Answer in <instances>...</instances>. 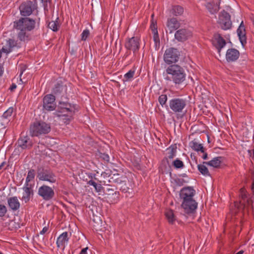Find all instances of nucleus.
<instances>
[{"label":"nucleus","instance_id":"obj_37","mask_svg":"<svg viewBox=\"0 0 254 254\" xmlns=\"http://www.w3.org/2000/svg\"><path fill=\"white\" fill-rule=\"evenodd\" d=\"M135 74V69H130L124 76V78L122 79L124 82H128L131 81L134 77Z\"/></svg>","mask_w":254,"mask_h":254},{"label":"nucleus","instance_id":"obj_6","mask_svg":"<svg viewBox=\"0 0 254 254\" xmlns=\"http://www.w3.org/2000/svg\"><path fill=\"white\" fill-rule=\"evenodd\" d=\"M180 53L177 48H169L166 50L163 56L165 63L169 65L176 64L178 62Z\"/></svg>","mask_w":254,"mask_h":254},{"label":"nucleus","instance_id":"obj_59","mask_svg":"<svg viewBox=\"0 0 254 254\" xmlns=\"http://www.w3.org/2000/svg\"><path fill=\"white\" fill-rule=\"evenodd\" d=\"M49 0H41L42 2H47Z\"/></svg>","mask_w":254,"mask_h":254},{"label":"nucleus","instance_id":"obj_62","mask_svg":"<svg viewBox=\"0 0 254 254\" xmlns=\"http://www.w3.org/2000/svg\"><path fill=\"white\" fill-rule=\"evenodd\" d=\"M65 98L66 99H68V98L67 97V96H66Z\"/></svg>","mask_w":254,"mask_h":254},{"label":"nucleus","instance_id":"obj_46","mask_svg":"<svg viewBox=\"0 0 254 254\" xmlns=\"http://www.w3.org/2000/svg\"><path fill=\"white\" fill-rule=\"evenodd\" d=\"M153 34V39L155 43L156 44L159 43L160 39L158 34L157 29H155L154 32H152Z\"/></svg>","mask_w":254,"mask_h":254},{"label":"nucleus","instance_id":"obj_58","mask_svg":"<svg viewBox=\"0 0 254 254\" xmlns=\"http://www.w3.org/2000/svg\"><path fill=\"white\" fill-rule=\"evenodd\" d=\"M248 152H249V154L250 156H251V155H252V150H248Z\"/></svg>","mask_w":254,"mask_h":254},{"label":"nucleus","instance_id":"obj_4","mask_svg":"<svg viewBox=\"0 0 254 254\" xmlns=\"http://www.w3.org/2000/svg\"><path fill=\"white\" fill-rule=\"evenodd\" d=\"M37 177L40 181H47L51 183H55L57 181V177L53 172L42 166L37 167Z\"/></svg>","mask_w":254,"mask_h":254},{"label":"nucleus","instance_id":"obj_33","mask_svg":"<svg viewBox=\"0 0 254 254\" xmlns=\"http://www.w3.org/2000/svg\"><path fill=\"white\" fill-rule=\"evenodd\" d=\"M170 13L174 16H180L184 13V8L180 5H173L170 10Z\"/></svg>","mask_w":254,"mask_h":254},{"label":"nucleus","instance_id":"obj_45","mask_svg":"<svg viewBox=\"0 0 254 254\" xmlns=\"http://www.w3.org/2000/svg\"><path fill=\"white\" fill-rule=\"evenodd\" d=\"M90 32L88 29H85L81 33V40L85 41L89 36Z\"/></svg>","mask_w":254,"mask_h":254},{"label":"nucleus","instance_id":"obj_20","mask_svg":"<svg viewBox=\"0 0 254 254\" xmlns=\"http://www.w3.org/2000/svg\"><path fill=\"white\" fill-rule=\"evenodd\" d=\"M239 51L235 48L228 49L226 53V59L228 62H235L239 59Z\"/></svg>","mask_w":254,"mask_h":254},{"label":"nucleus","instance_id":"obj_52","mask_svg":"<svg viewBox=\"0 0 254 254\" xmlns=\"http://www.w3.org/2000/svg\"><path fill=\"white\" fill-rule=\"evenodd\" d=\"M88 247H86L81 250V252L79 254H87V250H88Z\"/></svg>","mask_w":254,"mask_h":254},{"label":"nucleus","instance_id":"obj_31","mask_svg":"<svg viewBox=\"0 0 254 254\" xmlns=\"http://www.w3.org/2000/svg\"><path fill=\"white\" fill-rule=\"evenodd\" d=\"M74 113H65L59 115H56L57 117L60 118V120L62 121L65 124H69L73 119V116Z\"/></svg>","mask_w":254,"mask_h":254},{"label":"nucleus","instance_id":"obj_38","mask_svg":"<svg viewBox=\"0 0 254 254\" xmlns=\"http://www.w3.org/2000/svg\"><path fill=\"white\" fill-rule=\"evenodd\" d=\"M166 217L170 224H173L175 221L173 211L171 209L168 210L165 213Z\"/></svg>","mask_w":254,"mask_h":254},{"label":"nucleus","instance_id":"obj_54","mask_svg":"<svg viewBox=\"0 0 254 254\" xmlns=\"http://www.w3.org/2000/svg\"><path fill=\"white\" fill-rule=\"evenodd\" d=\"M5 162H3L2 163H1V164L0 165V170H1L2 168V167L5 165Z\"/></svg>","mask_w":254,"mask_h":254},{"label":"nucleus","instance_id":"obj_53","mask_svg":"<svg viewBox=\"0 0 254 254\" xmlns=\"http://www.w3.org/2000/svg\"><path fill=\"white\" fill-rule=\"evenodd\" d=\"M16 88V85L15 84L13 83L10 87V90L11 91H12V90H13V89H15Z\"/></svg>","mask_w":254,"mask_h":254},{"label":"nucleus","instance_id":"obj_5","mask_svg":"<svg viewBox=\"0 0 254 254\" xmlns=\"http://www.w3.org/2000/svg\"><path fill=\"white\" fill-rule=\"evenodd\" d=\"M188 104L186 99L183 98H174L169 101L170 109L176 114L182 113L185 110Z\"/></svg>","mask_w":254,"mask_h":254},{"label":"nucleus","instance_id":"obj_23","mask_svg":"<svg viewBox=\"0 0 254 254\" xmlns=\"http://www.w3.org/2000/svg\"><path fill=\"white\" fill-rule=\"evenodd\" d=\"M238 36L239 37L240 41L243 47H244L247 44V37L246 34L245 27L243 23V21H242L239 28L237 30Z\"/></svg>","mask_w":254,"mask_h":254},{"label":"nucleus","instance_id":"obj_21","mask_svg":"<svg viewBox=\"0 0 254 254\" xmlns=\"http://www.w3.org/2000/svg\"><path fill=\"white\" fill-rule=\"evenodd\" d=\"M67 87L64 84L62 81H58L52 88L53 94L58 96L62 94L64 92L66 94Z\"/></svg>","mask_w":254,"mask_h":254},{"label":"nucleus","instance_id":"obj_29","mask_svg":"<svg viewBox=\"0 0 254 254\" xmlns=\"http://www.w3.org/2000/svg\"><path fill=\"white\" fill-rule=\"evenodd\" d=\"M223 160V157L218 156L214 158L212 160L208 162H203V164H205L208 166L213 167L214 168H218L220 167Z\"/></svg>","mask_w":254,"mask_h":254},{"label":"nucleus","instance_id":"obj_18","mask_svg":"<svg viewBox=\"0 0 254 254\" xmlns=\"http://www.w3.org/2000/svg\"><path fill=\"white\" fill-rule=\"evenodd\" d=\"M195 194V190L191 187H184L180 191V196L181 199L185 200L193 197Z\"/></svg>","mask_w":254,"mask_h":254},{"label":"nucleus","instance_id":"obj_40","mask_svg":"<svg viewBox=\"0 0 254 254\" xmlns=\"http://www.w3.org/2000/svg\"><path fill=\"white\" fill-rule=\"evenodd\" d=\"M176 148L177 147L176 146L172 145L168 148V152L167 157L169 159H172L176 156Z\"/></svg>","mask_w":254,"mask_h":254},{"label":"nucleus","instance_id":"obj_63","mask_svg":"<svg viewBox=\"0 0 254 254\" xmlns=\"http://www.w3.org/2000/svg\"><path fill=\"white\" fill-rule=\"evenodd\" d=\"M0 254H3L1 252H0Z\"/></svg>","mask_w":254,"mask_h":254},{"label":"nucleus","instance_id":"obj_42","mask_svg":"<svg viewBox=\"0 0 254 254\" xmlns=\"http://www.w3.org/2000/svg\"><path fill=\"white\" fill-rule=\"evenodd\" d=\"M173 165L177 169L182 168L184 166V163L183 162V161L179 160V159H176L173 162Z\"/></svg>","mask_w":254,"mask_h":254},{"label":"nucleus","instance_id":"obj_30","mask_svg":"<svg viewBox=\"0 0 254 254\" xmlns=\"http://www.w3.org/2000/svg\"><path fill=\"white\" fill-rule=\"evenodd\" d=\"M189 146L193 150L197 152H204V147L202 144L198 143L196 139L191 141L189 143Z\"/></svg>","mask_w":254,"mask_h":254},{"label":"nucleus","instance_id":"obj_56","mask_svg":"<svg viewBox=\"0 0 254 254\" xmlns=\"http://www.w3.org/2000/svg\"><path fill=\"white\" fill-rule=\"evenodd\" d=\"M244 253V251L243 250L240 251L236 254H243Z\"/></svg>","mask_w":254,"mask_h":254},{"label":"nucleus","instance_id":"obj_50","mask_svg":"<svg viewBox=\"0 0 254 254\" xmlns=\"http://www.w3.org/2000/svg\"><path fill=\"white\" fill-rule=\"evenodd\" d=\"M48 229H49L48 227H47V226L44 227L43 228L42 230L41 231H40V234H42V235L44 234L45 233H46L48 231Z\"/></svg>","mask_w":254,"mask_h":254},{"label":"nucleus","instance_id":"obj_3","mask_svg":"<svg viewBox=\"0 0 254 254\" xmlns=\"http://www.w3.org/2000/svg\"><path fill=\"white\" fill-rule=\"evenodd\" d=\"M50 131V124L43 121L34 122L30 127V132L32 136H39L42 134H46Z\"/></svg>","mask_w":254,"mask_h":254},{"label":"nucleus","instance_id":"obj_41","mask_svg":"<svg viewBox=\"0 0 254 254\" xmlns=\"http://www.w3.org/2000/svg\"><path fill=\"white\" fill-rule=\"evenodd\" d=\"M167 101V96L166 94H162L159 96L158 98V101L160 104L163 107L164 105H166Z\"/></svg>","mask_w":254,"mask_h":254},{"label":"nucleus","instance_id":"obj_28","mask_svg":"<svg viewBox=\"0 0 254 254\" xmlns=\"http://www.w3.org/2000/svg\"><path fill=\"white\" fill-rule=\"evenodd\" d=\"M17 41L13 39H9L6 41V46L2 48V51H4L6 54L9 53L12 51V48L17 46Z\"/></svg>","mask_w":254,"mask_h":254},{"label":"nucleus","instance_id":"obj_60","mask_svg":"<svg viewBox=\"0 0 254 254\" xmlns=\"http://www.w3.org/2000/svg\"><path fill=\"white\" fill-rule=\"evenodd\" d=\"M22 73H23V71H22L21 72V73H20V76H21V75H22Z\"/></svg>","mask_w":254,"mask_h":254},{"label":"nucleus","instance_id":"obj_24","mask_svg":"<svg viewBox=\"0 0 254 254\" xmlns=\"http://www.w3.org/2000/svg\"><path fill=\"white\" fill-rule=\"evenodd\" d=\"M70 236H68V233L64 232L62 233L57 238L56 244L58 248H65V243H67L69 240Z\"/></svg>","mask_w":254,"mask_h":254},{"label":"nucleus","instance_id":"obj_44","mask_svg":"<svg viewBox=\"0 0 254 254\" xmlns=\"http://www.w3.org/2000/svg\"><path fill=\"white\" fill-rule=\"evenodd\" d=\"M6 207L4 204H0V217H2L7 213Z\"/></svg>","mask_w":254,"mask_h":254},{"label":"nucleus","instance_id":"obj_2","mask_svg":"<svg viewBox=\"0 0 254 254\" xmlns=\"http://www.w3.org/2000/svg\"><path fill=\"white\" fill-rule=\"evenodd\" d=\"M166 80L172 81L175 85H180L186 80V74L184 68L178 64L169 65L165 70Z\"/></svg>","mask_w":254,"mask_h":254},{"label":"nucleus","instance_id":"obj_32","mask_svg":"<svg viewBox=\"0 0 254 254\" xmlns=\"http://www.w3.org/2000/svg\"><path fill=\"white\" fill-rule=\"evenodd\" d=\"M119 187L121 190L123 192H129V190H132L131 185L127 179V181L122 182L119 185Z\"/></svg>","mask_w":254,"mask_h":254},{"label":"nucleus","instance_id":"obj_36","mask_svg":"<svg viewBox=\"0 0 254 254\" xmlns=\"http://www.w3.org/2000/svg\"><path fill=\"white\" fill-rule=\"evenodd\" d=\"M35 176V171L34 169H31L30 170L28 171L27 177L26 178V181L25 185H26L27 186H28L29 185H32L31 184H30L29 183L33 181Z\"/></svg>","mask_w":254,"mask_h":254},{"label":"nucleus","instance_id":"obj_15","mask_svg":"<svg viewBox=\"0 0 254 254\" xmlns=\"http://www.w3.org/2000/svg\"><path fill=\"white\" fill-rule=\"evenodd\" d=\"M220 0H210L204 3V6L211 14H215L219 10Z\"/></svg>","mask_w":254,"mask_h":254},{"label":"nucleus","instance_id":"obj_8","mask_svg":"<svg viewBox=\"0 0 254 254\" xmlns=\"http://www.w3.org/2000/svg\"><path fill=\"white\" fill-rule=\"evenodd\" d=\"M140 38L137 36L127 38L126 40L125 47L127 50L132 51L133 55L135 56L140 48Z\"/></svg>","mask_w":254,"mask_h":254},{"label":"nucleus","instance_id":"obj_16","mask_svg":"<svg viewBox=\"0 0 254 254\" xmlns=\"http://www.w3.org/2000/svg\"><path fill=\"white\" fill-rule=\"evenodd\" d=\"M213 44L217 50L218 53L220 56L221 49L226 45L225 40L221 36L220 34H216L214 35Z\"/></svg>","mask_w":254,"mask_h":254},{"label":"nucleus","instance_id":"obj_9","mask_svg":"<svg viewBox=\"0 0 254 254\" xmlns=\"http://www.w3.org/2000/svg\"><path fill=\"white\" fill-rule=\"evenodd\" d=\"M37 193L45 201H49L55 196V191L50 187L43 185L38 188Z\"/></svg>","mask_w":254,"mask_h":254},{"label":"nucleus","instance_id":"obj_19","mask_svg":"<svg viewBox=\"0 0 254 254\" xmlns=\"http://www.w3.org/2000/svg\"><path fill=\"white\" fill-rule=\"evenodd\" d=\"M104 193L105 195H107L106 198L110 203H115L118 201L119 193L117 191H114V189L107 188Z\"/></svg>","mask_w":254,"mask_h":254},{"label":"nucleus","instance_id":"obj_61","mask_svg":"<svg viewBox=\"0 0 254 254\" xmlns=\"http://www.w3.org/2000/svg\"><path fill=\"white\" fill-rule=\"evenodd\" d=\"M94 179L97 180V179L95 177V176H94Z\"/></svg>","mask_w":254,"mask_h":254},{"label":"nucleus","instance_id":"obj_10","mask_svg":"<svg viewBox=\"0 0 254 254\" xmlns=\"http://www.w3.org/2000/svg\"><path fill=\"white\" fill-rule=\"evenodd\" d=\"M218 23L223 30H228L231 28L232 22L231 16L228 12L223 10L219 16Z\"/></svg>","mask_w":254,"mask_h":254},{"label":"nucleus","instance_id":"obj_49","mask_svg":"<svg viewBox=\"0 0 254 254\" xmlns=\"http://www.w3.org/2000/svg\"><path fill=\"white\" fill-rule=\"evenodd\" d=\"M150 28L152 32H154V30L157 29L156 22H154L152 21L150 25Z\"/></svg>","mask_w":254,"mask_h":254},{"label":"nucleus","instance_id":"obj_35","mask_svg":"<svg viewBox=\"0 0 254 254\" xmlns=\"http://www.w3.org/2000/svg\"><path fill=\"white\" fill-rule=\"evenodd\" d=\"M205 164H199L197 165V168L199 172L204 176L210 177V174L208 168L206 167Z\"/></svg>","mask_w":254,"mask_h":254},{"label":"nucleus","instance_id":"obj_55","mask_svg":"<svg viewBox=\"0 0 254 254\" xmlns=\"http://www.w3.org/2000/svg\"><path fill=\"white\" fill-rule=\"evenodd\" d=\"M180 176H182L183 177H188L187 175L186 174H185V173L181 174L180 175Z\"/></svg>","mask_w":254,"mask_h":254},{"label":"nucleus","instance_id":"obj_14","mask_svg":"<svg viewBox=\"0 0 254 254\" xmlns=\"http://www.w3.org/2000/svg\"><path fill=\"white\" fill-rule=\"evenodd\" d=\"M18 147L22 149H29L32 148L33 143L31 138L26 135H21L17 141Z\"/></svg>","mask_w":254,"mask_h":254},{"label":"nucleus","instance_id":"obj_17","mask_svg":"<svg viewBox=\"0 0 254 254\" xmlns=\"http://www.w3.org/2000/svg\"><path fill=\"white\" fill-rule=\"evenodd\" d=\"M34 185H29L27 186L24 184L22 189L23 190V196L22 197V200L24 201L25 203H27L30 200V198L33 197L34 195V190L33 189Z\"/></svg>","mask_w":254,"mask_h":254},{"label":"nucleus","instance_id":"obj_25","mask_svg":"<svg viewBox=\"0 0 254 254\" xmlns=\"http://www.w3.org/2000/svg\"><path fill=\"white\" fill-rule=\"evenodd\" d=\"M13 112V108L10 107L6 111H5L1 117V124L2 126H5L10 121L12 114Z\"/></svg>","mask_w":254,"mask_h":254},{"label":"nucleus","instance_id":"obj_12","mask_svg":"<svg viewBox=\"0 0 254 254\" xmlns=\"http://www.w3.org/2000/svg\"><path fill=\"white\" fill-rule=\"evenodd\" d=\"M56 98L53 94L45 95L43 98V109L48 111H54L57 107Z\"/></svg>","mask_w":254,"mask_h":254},{"label":"nucleus","instance_id":"obj_22","mask_svg":"<svg viewBox=\"0 0 254 254\" xmlns=\"http://www.w3.org/2000/svg\"><path fill=\"white\" fill-rule=\"evenodd\" d=\"M180 22L176 18H168L166 26L170 33H172L180 27Z\"/></svg>","mask_w":254,"mask_h":254},{"label":"nucleus","instance_id":"obj_26","mask_svg":"<svg viewBox=\"0 0 254 254\" xmlns=\"http://www.w3.org/2000/svg\"><path fill=\"white\" fill-rule=\"evenodd\" d=\"M9 207L13 211H16L20 208V202L16 196L9 197L7 200Z\"/></svg>","mask_w":254,"mask_h":254},{"label":"nucleus","instance_id":"obj_51","mask_svg":"<svg viewBox=\"0 0 254 254\" xmlns=\"http://www.w3.org/2000/svg\"><path fill=\"white\" fill-rule=\"evenodd\" d=\"M203 153V155L202 156H201L202 158L204 160H206L208 158V157H207V153L205 152V149L204 148V152H202Z\"/></svg>","mask_w":254,"mask_h":254},{"label":"nucleus","instance_id":"obj_48","mask_svg":"<svg viewBox=\"0 0 254 254\" xmlns=\"http://www.w3.org/2000/svg\"><path fill=\"white\" fill-rule=\"evenodd\" d=\"M100 157L105 161L108 162L109 161L110 157L107 154L103 153L101 154Z\"/></svg>","mask_w":254,"mask_h":254},{"label":"nucleus","instance_id":"obj_11","mask_svg":"<svg viewBox=\"0 0 254 254\" xmlns=\"http://www.w3.org/2000/svg\"><path fill=\"white\" fill-rule=\"evenodd\" d=\"M185 213L189 214L194 213L197 207V202L192 197L183 200L181 204Z\"/></svg>","mask_w":254,"mask_h":254},{"label":"nucleus","instance_id":"obj_39","mask_svg":"<svg viewBox=\"0 0 254 254\" xmlns=\"http://www.w3.org/2000/svg\"><path fill=\"white\" fill-rule=\"evenodd\" d=\"M59 18H57L55 21L50 22L48 24V27L53 31H57L60 27V24L58 22Z\"/></svg>","mask_w":254,"mask_h":254},{"label":"nucleus","instance_id":"obj_13","mask_svg":"<svg viewBox=\"0 0 254 254\" xmlns=\"http://www.w3.org/2000/svg\"><path fill=\"white\" fill-rule=\"evenodd\" d=\"M191 31L188 29L182 28L176 31L175 38L178 42H184L192 37Z\"/></svg>","mask_w":254,"mask_h":254},{"label":"nucleus","instance_id":"obj_57","mask_svg":"<svg viewBox=\"0 0 254 254\" xmlns=\"http://www.w3.org/2000/svg\"><path fill=\"white\" fill-rule=\"evenodd\" d=\"M2 53H4V51H2V49L0 50V58L1 57Z\"/></svg>","mask_w":254,"mask_h":254},{"label":"nucleus","instance_id":"obj_47","mask_svg":"<svg viewBox=\"0 0 254 254\" xmlns=\"http://www.w3.org/2000/svg\"><path fill=\"white\" fill-rule=\"evenodd\" d=\"M112 175V172L110 170H106L105 172H102L101 174V176H102L104 178L109 177Z\"/></svg>","mask_w":254,"mask_h":254},{"label":"nucleus","instance_id":"obj_1","mask_svg":"<svg viewBox=\"0 0 254 254\" xmlns=\"http://www.w3.org/2000/svg\"><path fill=\"white\" fill-rule=\"evenodd\" d=\"M38 4L36 0H27L21 4L19 6L20 14L26 17H21L13 22V28L17 31V38L21 42H27L31 39L30 32L36 27V21L39 24L40 18L38 20L27 17L33 11L37 10Z\"/></svg>","mask_w":254,"mask_h":254},{"label":"nucleus","instance_id":"obj_34","mask_svg":"<svg viewBox=\"0 0 254 254\" xmlns=\"http://www.w3.org/2000/svg\"><path fill=\"white\" fill-rule=\"evenodd\" d=\"M91 180L87 182V184L89 186H93L95 191L97 192H100L103 190V188L100 184H98L95 182L93 180V177L91 176Z\"/></svg>","mask_w":254,"mask_h":254},{"label":"nucleus","instance_id":"obj_27","mask_svg":"<svg viewBox=\"0 0 254 254\" xmlns=\"http://www.w3.org/2000/svg\"><path fill=\"white\" fill-rule=\"evenodd\" d=\"M127 178L126 176H122L119 174H115L110 177L108 182L119 185L122 182H125V181H127Z\"/></svg>","mask_w":254,"mask_h":254},{"label":"nucleus","instance_id":"obj_43","mask_svg":"<svg viewBox=\"0 0 254 254\" xmlns=\"http://www.w3.org/2000/svg\"><path fill=\"white\" fill-rule=\"evenodd\" d=\"M174 182L176 185L178 186H182L184 185V184L187 183V181L185 180L184 179L178 178L174 179Z\"/></svg>","mask_w":254,"mask_h":254},{"label":"nucleus","instance_id":"obj_7","mask_svg":"<svg viewBox=\"0 0 254 254\" xmlns=\"http://www.w3.org/2000/svg\"><path fill=\"white\" fill-rule=\"evenodd\" d=\"M76 105L72 104L67 101H63L62 98L59 102L57 109L55 115H59L65 113H75Z\"/></svg>","mask_w":254,"mask_h":254}]
</instances>
